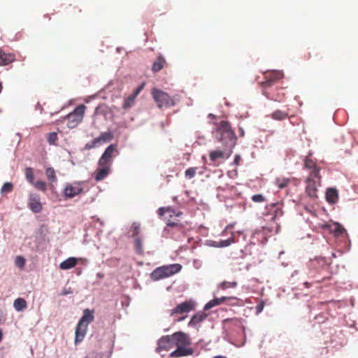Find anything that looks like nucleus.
Wrapping results in <instances>:
<instances>
[{
    "label": "nucleus",
    "mask_w": 358,
    "mask_h": 358,
    "mask_svg": "<svg viewBox=\"0 0 358 358\" xmlns=\"http://www.w3.org/2000/svg\"><path fill=\"white\" fill-rule=\"evenodd\" d=\"M172 214H174L176 217H180L182 215V212H176L170 207H162L158 209V215L159 216H164V220L166 222L164 231L174 238L181 236H183L185 233V225L180 220H177V222H172Z\"/></svg>",
    "instance_id": "1"
},
{
    "label": "nucleus",
    "mask_w": 358,
    "mask_h": 358,
    "mask_svg": "<svg viewBox=\"0 0 358 358\" xmlns=\"http://www.w3.org/2000/svg\"><path fill=\"white\" fill-rule=\"evenodd\" d=\"M217 131L220 134L219 141L225 147L231 149L235 146L237 138L229 122L225 120L220 122L217 127Z\"/></svg>",
    "instance_id": "2"
},
{
    "label": "nucleus",
    "mask_w": 358,
    "mask_h": 358,
    "mask_svg": "<svg viewBox=\"0 0 358 358\" xmlns=\"http://www.w3.org/2000/svg\"><path fill=\"white\" fill-rule=\"evenodd\" d=\"M181 265L178 264H169L156 268L151 273V278L154 280L170 277L181 270Z\"/></svg>",
    "instance_id": "3"
},
{
    "label": "nucleus",
    "mask_w": 358,
    "mask_h": 358,
    "mask_svg": "<svg viewBox=\"0 0 358 358\" xmlns=\"http://www.w3.org/2000/svg\"><path fill=\"white\" fill-rule=\"evenodd\" d=\"M152 95L159 108L163 107L169 108L176 105L174 99L171 97L169 94L163 92L162 90L153 88L152 90Z\"/></svg>",
    "instance_id": "4"
},
{
    "label": "nucleus",
    "mask_w": 358,
    "mask_h": 358,
    "mask_svg": "<svg viewBox=\"0 0 358 358\" xmlns=\"http://www.w3.org/2000/svg\"><path fill=\"white\" fill-rule=\"evenodd\" d=\"M85 109L86 106L80 104L73 112L65 116L64 118L68 120L67 126L69 128H76L83 121Z\"/></svg>",
    "instance_id": "5"
},
{
    "label": "nucleus",
    "mask_w": 358,
    "mask_h": 358,
    "mask_svg": "<svg viewBox=\"0 0 358 358\" xmlns=\"http://www.w3.org/2000/svg\"><path fill=\"white\" fill-rule=\"evenodd\" d=\"M113 137V134L111 131L103 132L100 134L99 136L86 143L85 145V150H90L91 149L99 147L102 144L110 141Z\"/></svg>",
    "instance_id": "6"
},
{
    "label": "nucleus",
    "mask_w": 358,
    "mask_h": 358,
    "mask_svg": "<svg viewBox=\"0 0 358 358\" xmlns=\"http://www.w3.org/2000/svg\"><path fill=\"white\" fill-rule=\"evenodd\" d=\"M310 154L304 159V168L309 171V177L316 178L318 182L321 180L320 175V168L317 166L316 161L310 157Z\"/></svg>",
    "instance_id": "7"
},
{
    "label": "nucleus",
    "mask_w": 358,
    "mask_h": 358,
    "mask_svg": "<svg viewBox=\"0 0 358 358\" xmlns=\"http://www.w3.org/2000/svg\"><path fill=\"white\" fill-rule=\"evenodd\" d=\"M169 336L171 337L173 348H178L183 345H190L191 344V339L189 335L182 331H177Z\"/></svg>",
    "instance_id": "8"
},
{
    "label": "nucleus",
    "mask_w": 358,
    "mask_h": 358,
    "mask_svg": "<svg viewBox=\"0 0 358 358\" xmlns=\"http://www.w3.org/2000/svg\"><path fill=\"white\" fill-rule=\"evenodd\" d=\"M195 303L191 300L185 301L171 310V315H182L194 310Z\"/></svg>",
    "instance_id": "9"
},
{
    "label": "nucleus",
    "mask_w": 358,
    "mask_h": 358,
    "mask_svg": "<svg viewBox=\"0 0 358 358\" xmlns=\"http://www.w3.org/2000/svg\"><path fill=\"white\" fill-rule=\"evenodd\" d=\"M116 147L117 145L115 144H110L102 154L98 162V165L108 164V166H110L112 159L115 156L114 153L117 152Z\"/></svg>",
    "instance_id": "10"
},
{
    "label": "nucleus",
    "mask_w": 358,
    "mask_h": 358,
    "mask_svg": "<svg viewBox=\"0 0 358 358\" xmlns=\"http://www.w3.org/2000/svg\"><path fill=\"white\" fill-rule=\"evenodd\" d=\"M28 206L33 213H40L43 209L40 195L36 193H30L28 197Z\"/></svg>",
    "instance_id": "11"
},
{
    "label": "nucleus",
    "mask_w": 358,
    "mask_h": 358,
    "mask_svg": "<svg viewBox=\"0 0 358 358\" xmlns=\"http://www.w3.org/2000/svg\"><path fill=\"white\" fill-rule=\"evenodd\" d=\"M320 227L323 229L328 230L336 237L342 236L346 232L345 229L341 224L338 222H329L320 224Z\"/></svg>",
    "instance_id": "12"
},
{
    "label": "nucleus",
    "mask_w": 358,
    "mask_h": 358,
    "mask_svg": "<svg viewBox=\"0 0 358 358\" xmlns=\"http://www.w3.org/2000/svg\"><path fill=\"white\" fill-rule=\"evenodd\" d=\"M283 76V73L279 71H274L268 73L265 76V80L262 82V85L264 87H270L273 83L281 79Z\"/></svg>",
    "instance_id": "13"
},
{
    "label": "nucleus",
    "mask_w": 358,
    "mask_h": 358,
    "mask_svg": "<svg viewBox=\"0 0 358 358\" xmlns=\"http://www.w3.org/2000/svg\"><path fill=\"white\" fill-rule=\"evenodd\" d=\"M306 192L308 194V196L312 199L317 198V183L320 185V181L318 182V180L316 178H308L306 180Z\"/></svg>",
    "instance_id": "14"
},
{
    "label": "nucleus",
    "mask_w": 358,
    "mask_h": 358,
    "mask_svg": "<svg viewBox=\"0 0 358 358\" xmlns=\"http://www.w3.org/2000/svg\"><path fill=\"white\" fill-rule=\"evenodd\" d=\"M173 348V345L172 344L170 336H164L159 339L156 351L159 353L163 350L169 351Z\"/></svg>",
    "instance_id": "15"
},
{
    "label": "nucleus",
    "mask_w": 358,
    "mask_h": 358,
    "mask_svg": "<svg viewBox=\"0 0 358 358\" xmlns=\"http://www.w3.org/2000/svg\"><path fill=\"white\" fill-rule=\"evenodd\" d=\"M144 87V83L138 86L133 92L132 94L126 98L123 102L122 108L124 109H128L134 105L135 99L136 96L140 94L141 90Z\"/></svg>",
    "instance_id": "16"
},
{
    "label": "nucleus",
    "mask_w": 358,
    "mask_h": 358,
    "mask_svg": "<svg viewBox=\"0 0 358 358\" xmlns=\"http://www.w3.org/2000/svg\"><path fill=\"white\" fill-rule=\"evenodd\" d=\"M189 345H183L180 347H178L176 350L173 351L170 354L171 357H180L192 355L194 353V350L188 348Z\"/></svg>",
    "instance_id": "17"
},
{
    "label": "nucleus",
    "mask_w": 358,
    "mask_h": 358,
    "mask_svg": "<svg viewBox=\"0 0 358 358\" xmlns=\"http://www.w3.org/2000/svg\"><path fill=\"white\" fill-rule=\"evenodd\" d=\"M87 330V324L78 323L75 331V343L78 344L82 342L86 335Z\"/></svg>",
    "instance_id": "18"
},
{
    "label": "nucleus",
    "mask_w": 358,
    "mask_h": 358,
    "mask_svg": "<svg viewBox=\"0 0 358 358\" xmlns=\"http://www.w3.org/2000/svg\"><path fill=\"white\" fill-rule=\"evenodd\" d=\"M83 192V188L79 185H67L64 190V194L66 197L73 198Z\"/></svg>",
    "instance_id": "19"
},
{
    "label": "nucleus",
    "mask_w": 358,
    "mask_h": 358,
    "mask_svg": "<svg viewBox=\"0 0 358 358\" xmlns=\"http://www.w3.org/2000/svg\"><path fill=\"white\" fill-rule=\"evenodd\" d=\"M110 166L108 164L99 165V168L95 172L94 178L96 181H101L103 180L109 173Z\"/></svg>",
    "instance_id": "20"
},
{
    "label": "nucleus",
    "mask_w": 358,
    "mask_h": 358,
    "mask_svg": "<svg viewBox=\"0 0 358 358\" xmlns=\"http://www.w3.org/2000/svg\"><path fill=\"white\" fill-rule=\"evenodd\" d=\"M15 60V55L13 53L5 52L0 50V66H6Z\"/></svg>",
    "instance_id": "21"
},
{
    "label": "nucleus",
    "mask_w": 358,
    "mask_h": 358,
    "mask_svg": "<svg viewBox=\"0 0 358 358\" xmlns=\"http://www.w3.org/2000/svg\"><path fill=\"white\" fill-rule=\"evenodd\" d=\"M208 315L204 312H199L192 316L188 323L189 327H197L201 322L204 321Z\"/></svg>",
    "instance_id": "22"
},
{
    "label": "nucleus",
    "mask_w": 358,
    "mask_h": 358,
    "mask_svg": "<svg viewBox=\"0 0 358 358\" xmlns=\"http://www.w3.org/2000/svg\"><path fill=\"white\" fill-rule=\"evenodd\" d=\"M94 319V310L87 308L83 310V315L78 322L83 324H87V327H88V324L93 322Z\"/></svg>",
    "instance_id": "23"
},
{
    "label": "nucleus",
    "mask_w": 358,
    "mask_h": 358,
    "mask_svg": "<svg viewBox=\"0 0 358 358\" xmlns=\"http://www.w3.org/2000/svg\"><path fill=\"white\" fill-rule=\"evenodd\" d=\"M78 264V259L75 257H69L66 260L63 261L59 264V268L62 270L71 269L76 266Z\"/></svg>",
    "instance_id": "24"
},
{
    "label": "nucleus",
    "mask_w": 358,
    "mask_h": 358,
    "mask_svg": "<svg viewBox=\"0 0 358 358\" xmlns=\"http://www.w3.org/2000/svg\"><path fill=\"white\" fill-rule=\"evenodd\" d=\"M338 192L336 189L329 188L326 192L327 201L330 203H335L338 200Z\"/></svg>",
    "instance_id": "25"
},
{
    "label": "nucleus",
    "mask_w": 358,
    "mask_h": 358,
    "mask_svg": "<svg viewBox=\"0 0 358 358\" xmlns=\"http://www.w3.org/2000/svg\"><path fill=\"white\" fill-rule=\"evenodd\" d=\"M229 155L226 157V152L224 150H217L212 151L209 153L210 159L213 162L216 161L218 159L228 158Z\"/></svg>",
    "instance_id": "26"
},
{
    "label": "nucleus",
    "mask_w": 358,
    "mask_h": 358,
    "mask_svg": "<svg viewBox=\"0 0 358 358\" xmlns=\"http://www.w3.org/2000/svg\"><path fill=\"white\" fill-rule=\"evenodd\" d=\"M289 115L288 113L285 111H282L280 110H276L273 111L270 117L275 120L281 121L287 117H288Z\"/></svg>",
    "instance_id": "27"
},
{
    "label": "nucleus",
    "mask_w": 358,
    "mask_h": 358,
    "mask_svg": "<svg viewBox=\"0 0 358 358\" xmlns=\"http://www.w3.org/2000/svg\"><path fill=\"white\" fill-rule=\"evenodd\" d=\"M14 308L20 312L22 311L27 307V303L23 298H17L13 302Z\"/></svg>",
    "instance_id": "28"
},
{
    "label": "nucleus",
    "mask_w": 358,
    "mask_h": 358,
    "mask_svg": "<svg viewBox=\"0 0 358 358\" xmlns=\"http://www.w3.org/2000/svg\"><path fill=\"white\" fill-rule=\"evenodd\" d=\"M166 63V61L164 58L162 56H159L157 59L154 62L152 70L154 72L159 71L162 68L164 67V64Z\"/></svg>",
    "instance_id": "29"
},
{
    "label": "nucleus",
    "mask_w": 358,
    "mask_h": 358,
    "mask_svg": "<svg viewBox=\"0 0 358 358\" xmlns=\"http://www.w3.org/2000/svg\"><path fill=\"white\" fill-rule=\"evenodd\" d=\"M45 175H46L48 180L50 182V187L51 188H52L53 185L52 184V182L57 181V176H56L55 171L52 167H48L45 169Z\"/></svg>",
    "instance_id": "30"
},
{
    "label": "nucleus",
    "mask_w": 358,
    "mask_h": 358,
    "mask_svg": "<svg viewBox=\"0 0 358 358\" xmlns=\"http://www.w3.org/2000/svg\"><path fill=\"white\" fill-rule=\"evenodd\" d=\"M268 208L273 212V215L271 217L272 220H274L278 215L282 214L280 205L278 203L269 205Z\"/></svg>",
    "instance_id": "31"
},
{
    "label": "nucleus",
    "mask_w": 358,
    "mask_h": 358,
    "mask_svg": "<svg viewBox=\"0 0 358 358\" xmlns=\"http://www.w3.org/2000/svg\"><path fill=\"white\" fill-rule=\"evenodd\" d=\"M233 243H234V236H231L230 238H229L227 240L220 241H215L213 245L215 247H217V248H224V247H227V246L230 245Z\"/></svg>",
    "instance_id": "32"
},
{
    "label": "nucleus",
    "mask_w": 358,
    "mask_h": 358,
    "mask_svg": "<svg viewBox=\"0 0 358 358\" xmlns=\"http://www.w3.org/2000/svg\"><path fill=\"white\" fill-rule=\"evenodd\" d=\"M36 189L41 191L43 192H45L47 190V184L45 182L42 180L34 181V183L31 184Z\"/></svg>",
    "instance_id": "33"
},
{
    "label": "nucleus",
    "mask_w": 358,
    "mask_h": 358,
    "mask_svg": "<svg viewBox=\"0 0 358 358\" xmlns=\"http://www.w3.org/2000/svg\"><path fill=\"white\" fill-rule=\"evenodd\" d=\"M289 180L285 178H278L275 179V183L280 188L282 189L287 186Z\"/></svg>",
    "instance_id": "34"
},
{
    "label": "nucleus",
    "mask_w": 358,
    "mask_h": 358,
    "mask_svg": "<svg viewBox=\"0 0 358 358\" xmlns=\"http://www.w3.org/2000/svg\"><path fill=\"white\" fill-rule=\"evenodd\" d=\"M217 299L218 300L219 304H221L222 303H224V301H229V302H228L229 304L236 305L237 303L236 302L235 303L234 301H238V299L236 297H234V296H231V297L222 296L221 298H217Z\"/></svg>",
    "instance_id": "35"
},
{
    "label": "nucleus",
    "mask_w": 358,
    "mask_h": 358,
    "mask_svg": "<svg viewBox=\"0 0 358 358\" xmlns=\"http://www.w3.org/2000/svg\"><path fill=\"white\" fill-rule=\"evenodd\" d=\"M25 176L27 180L30 183L32 184L34 182V172L33 169L30 167H27L25 169Z\"/></svg>",
    "instance_id": "36"
},
{
    "label": "nucleus",
    "mask_w": 358,
    "mask_h": 358,
    "mask_svg": "<svg viewBox=\"0 0 358 358\" xmlns=\"http://www.w3.org/2000/svg\"><path fill=\"white\" fill-rule=\"evenodd\" d=\"M236 286H237V282L235 281H234V282L224 281L219 285V287L221 289H226L228 288H234Z\"/></svg>",
    "instance_id": "37"
},
{
    "label": "nucleus",
    "mask_w": 358,
    "mask_h": 358,
    "mask_svg": "<svg viewBox=\"0 0 358 358\" xmlns=\"http://www.w3.org/2000/svg\"><path fill=\"white\" fill-rule=\"evenodd\" d=\"M197 168L196 167H191L187 169L185 172V176L186 178L191 179L194 178L196 175Z\"/></svg>",
    "instance_id": "38"
},
{
    "label": "nucleus",
    "mask_w": 358,
    "mask_h": 358,
    "mask_svg": "<svg viewBox=\"0 0 358 358\" xmlns=\"http://www.w3.org/2000/svg\"><path fill=\"white\" fill-rule=\"evenodd\" d=\"M134 245H135V248L136 250V252L138 254H142L143 253V244H142V241H141L140 238L136 237L135 238Z\"/></svg>",
    "instance_id": "39"
},
{
    "label": "nucleus",
    "mask_w": 358,
    "mask_h": 358,
    "mask_svg": "<svg viewBox=\"0 0 358 358\" xmlns=\"http://www.w3.org/2000/svg\"><path fill=\"white\" fill-rule=\"evenodd\" d=\"M47 140L51 145L56 144V142L58 140L57 134L56 132H51L48 134Z\"/></svg>",
    "instance_id": "40"
},
{
    "label": "nucleus",
    "mask_w": 358,
    "mask_h": 358,
    "mask_svg": "<svg viewBox=\"0 0 358 358\" xmlns=\"http://www.w3.org/2000/svg\"><path fill=\"white\" fill-rule=\"evenodd\" d=\"M25 259L22 256H17L15 260V264L17 267L22 268L25 265Z\"/></svg>",
    "instance_id": "41"
},
{
    "label": "nucleus",
    "mask_w": 358,
    "mask_h": 358,
    "mask_svg": "<svg viewBox=\"0 0 358 358\" xmlns=\"http://www.w3.org/2000/svg\"><path fill=\"white\" fill-rule=\"evenodd\" d=\"M13 189V185L11 182H6L1 187V193L10 192Z\"/></svg>",
    "instance_id": "42"
},
{
    "label": "nucleus",
    "mask_w": 358,
    "mask_h": 358,
    "mask_svg": "<svg viewBox=\"0 0 358 358\" xmlns=\"http://www.w3.org/2000/svg\"><path fill=\"white\" fill-rule=\"evenodd\" d=\"M217 305H220L219 302H218V300L217 299V298L213 299V300H210L209 302H208L205 305L204 310H209V309L212 308L213 307H214L215 306H217Z\"/></svg>",
    "instance_id": "43"
},
{
    "label": "nucleus",
    "mask_w": 358,
    "mask_h": 358,
    "mask_svg": "<svg viewBox=\"0 0 358 358\" xmlns=\"http://www.w3.org/2000/svg\"><path fill=\"white\" fill-rule=\"evenodd\" d=\"M251 199L255 203H263L266 201L265 197L262 194H255L251 197Z\"/></svg>",
    "instance_id": "44"
},
{
    "label": "nucleus",
    "mask_w": 358,
    "mask_h": 358,
    "mask_svg": "<svg viewBox=\"0 0 358 358\" xmlns=\"http://www.w3.org/2000/svg\"><path fill=\"white\" fill-rule=\"evenodd\" d=\"M264 307V302L263 301H261L259 304L256 306V310L257 313H259L262 312Z\"/></svg>",
    "instance_id": "45"
},
{
    "label": "nucleus",
    "mask_w": 358,
    "mask_h": 358,
    "mask_svg": "<svg viewBox=\"0 0 358 358\" xmlns=\"http://www.w3.org/2000/svg\"><path fill=\"white\" fill-rule=\"evenodd\" d=\"M240 160H241V157L239 155H236L234 162L235 164L238 165Z\"/></svg>",
    "instance_id": "46"
},
{
    "label": "nucleus",
    "mask_w": 358,
    "mask_h": 358,
    "mask_svg": "<svg viewBox=\"0 0 358 358\" xmlns=\"http://www.w3.org/2000/svg\"><path fill=\"white\" fill-rule=\"evenodd\" d=\"M138 233H139V227L138 226H135L134 227V234H133V236H137Z\"/></svg>",
    "instance_id": "47"
},
{
    "label": "nucleus",
    "mask_w": 358,
    "mask_h": 358,
    "mask_svg": "<svg viewBox=\"0 0 358 358\" xmlns=\"http://www.w3.org/2000/svg\"><path fill=\"white\" fill-rule=\"evenodd\" d=\"M185 317H186V316H182V317H178V319H175L174 321L175 322H181L183 320H185Z\"/></svg>",
    "instance_id": "48"
},
{
    "label": "nucleus",
    "mask_w": 358,
    "mask_h": 358,
    "mask_svg": "<svg viewBox=\"0 0 358 358\" xmlns=\"http://www.w3.org/2000/svg\"><path fill=\"white\" fill-rule=\"evenodd\" d=\"M238 131H239V134H240L241 136H244V130H243V128L240 127L239 129H238Z\"/></svg>",
    "instance_id": "49"
},
{
    "label": "nucleus",
    "mask_w": 358,
    "mask_h": 358,
    "mask_svg": "<svg viewBox=\"0 0 358 358\" xmlns=\"http://www.w3.org/2000/svg\"><path fill=\"white\" fill-rule=\"evenodd\" d=\"M172 215H173V217L171 218L172 222H177V220H179L178 219L179 217H176V215L174 214H172Z\"/></svg>",
    "instance_id": "50"
},
{
    "label": "nucleus",
    "mask_w": 358,
    "mask_h": 358,
    "mask_svg": "<svg viewBox=\"0 0 358 358\" xmlns=\"http://www.w3.org/2000/svg\"><path fill=\"white\" fill-rule=\"evenodd\" d=\"M304 285L306 288H309L310 286V283L308 282H304Z\"/></svg>",
    "instance_id": "51"
},
{
    "label": "nucleus",
    "mask_w": 358,
    "mask_h": 358,
    "mask_svg": "<svg viewBox=\"0 0 358 358\" xmlns=\"http://www.w3.org/2000/svg\"><path fill=\"white\" fill-rule=\"evenodd\" d=\"M2 338H3V334H2L1 330H0V342H1V340H2Z\"/></svg>",
    "instance_id": "52"
},
{
    "label": "nucleus",
    "mask_w": 358,
    "mask_h": 358,
    "mask_svg": "<svg viewBox=\"0 0 358 358\" xmlns=\"http://www.w3.org/2000/svg\"><path fill=\"white\" fill-rule=\"evenodd\" d=\"M3 90V85H2V83H0V93Z\"/></svg>",
    "instance_id": "53"
},
{
    "label": "nucleus",
    "mask_w": 358,
    "mask_h": 358,
    "mask_svg": "<svg viewBox=\"0 0 358 358\" xmlns=\"http://www.w3.org/2000/svg\"><path fill=\"white\" fill-rule=\"evenodd\" d=\"M278 228H279V227L276 225V226H275V231H278Z\"/></svg>",
    "instance_id": "54"
},
{
    "label": "nucleus",
    "mask_w": 358,
    "mask_h": 358,
    "mask_svg": "<svg viewBox=\"0 0 358 358\" xmlns=\"http://www.w3.org/2000/svg\"><path fill=\"white\" fill-rule=\"evenodd\" d=\"M67 293H68V291H66V292H64V295H65V294H67Z\"/></svg>",
    "instance_id": "55"
},
{
    "label": "nucleus",
    "mask_w": 358,
    "mask_h": 358,
    "mask_svg": "<svg viewBox=\"0 0 358 358\" xmlns=\"http://www.w3.org/2000/svg\"><path fill=\"white\" fill-rule=\"evenodd\" d=\"M67 293H68V291H66V292H64V295H65V294H67Z\"/></svg>",
    "instance_id": "56"
},
{
    "label": "nucleus",
    "mask_w": 358,
    "mask_h": 358,
    "mask_svg": "<svg viewBox=\"0 0 358 358\" xmlns=\"http://www.w3.org/2000/svg\"><path fill=\"white\" fill-rule=\"evenodd\" d=\"M86 358V357H85Z\"/></svg>",
    "instance_id": "57"
}]
</instances>
